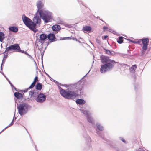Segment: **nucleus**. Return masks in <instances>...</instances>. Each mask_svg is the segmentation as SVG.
<instances>
[{"mask_svg": "<svg viewBox=\"0 0 151 151\" xmlns=\"http://www.w3.org/2000/svg\"><path fill=\"white\" fill-rule=\"evenodd\" d=\"M11 87L12 88H14L16 91H18L17 90V88H15L13 85V86H11Z\"/></svg>", "mask_w": 151, "mask_h": 151, "instance_id": "46", "label": "nucleus"}, {"mask_svg": "<svg viewBox=\"0 0 151 151\" xmlns=\"http://www.w3.org/2000/svg\"><path fill=\"white\" fill-rule=\"evenodd\" d=\"M76 103L78 105H82L86 103V101L83 99H78L76 100Z\"/></svg>", "mask_w": 151, "mask_h": 151, "instance_id": "15", "label": "nucleus"}, {"mask_svg": "<svg viewBox=\"0 0 151 151\" xmlns=\"http://www.w3.org/2000/svg\"><path fill=\"white\" fill-rule=\"evenodd\" d=\"M42 84L40 83H38L35 86L36 89L38 90H40L42 88Z\"/></svg>", "mask_w": 151, "mask_h": 151, "instance_id": "21", "label": "nucleus"}, {"mask_svg": "<svg viewBox=\"0 0 151 151\" xmlns=\"http://www.w3.org/2000/svg\"><path fill=\"white\" fill-rule=\"evenodd\" d=\"M110 30V31L112 32L113 34L116 35V31L112 30V29H109Z\"/></svg>", "mask_w": 151, "mask_h": 151, "instance_id": "37", "label": "nucleus"}, {"mask_svg": "<svg viewBox=\"0 0 151 151\" xmlns=\"http://www.w3.org/2000/svg\"><path fill=\"white\" fill-rule=\"evenodd\" d=\"M29 89H28V88L27 89H24L23 90V92L25 93L27 92L28 90H29Z\"/></svg>", "mask_w": 151, "mask_h": 151, "instance_id": "45", "label": "nucleus"}, {"mask_svg": "<svg viewBox=\"0 0 151 151\" xmlns=\"http://www.w3.org/2000/svg\"><path fill=\"white\" fill-rule=\"evenodd\" d=\"M56 84L58 86L59 89L60 90V95L62 96V94H63L64 91L65 90L62 89L60 86H59V84H58V83Z\"/></svg>", "mask_w": 151, "mask_h": 151, "instance_id": "29", "label": "nucleus"}, {"mask_svg": "<svg viewBox=\"0 0 151 151\" xmlns=\"http://www.w3.org/2000/svg\"><path fill=\"white\" fill-rule=\"evenodd\" d=\"M108 37V36L107 35H105L104 36V38L105 39H106L107 37Z\"/></svg>", "mask_w": 151, "mask_h": 151, "instance_id": "51", "label": "nucleus"}, {"mask_svg": "<svg viewBox=\"0 0 151 151\" xmlns=\"http://www.w3.org/2000/svg\"><path fill=\"white\" fill-rule=\"evenodd\" d=\"M34 81L37 82L38 81V78L36 76L35 77L34 79Z\"/></svg>", "mask_w": 151, "mask_h": 151, "instance_id": "40", "label": "nucleus"}, {"mask_svg": "<svg viewBox=\"0 0 151 151\" xmlns=\"http://www.w3.org/2000/svg\"><path fill=\"white\" fill-rule=\"evenodd\" d=\"M89 140H90V141H91V139L90 138H88V141Z\"/></svg>", "mask_w": 151, "mask_h": 151, "instance_id": "62", "label": "nucleus"}, {"mask_svg": "<svg viewBox=\"0 0 151 151\" xmlns=\"http://www.w3.org/2000/svg\"><path fill=\"white\" fill-rule=\"evenodd\" d=\"M46 96L42 93L39 94L37 97L35 99V100L38 102L43 103L46 99Z\"/></svg>", "mask_w": 151, "mask_h": 151, "instance_id": "9", "label": "nucleus"}, {"mask_svg": "<svg viewBox=\"0 0 151 151\" xmlns=\"http://www.w3.org/2000/svg\"><path fill=\"white\" fill-rule=\"evenodd\" d=\"M104 50L105 51V52L106 53L109 55H111L113 54H114V53H113L112 52H113L114 53L115 52L113 51H110L109 50L106 49H104Z\"/></svg>", "mask_w": 151, "mask_h": 151, "instance_id": "24", "label": "nucleus"}, {"mask_svg": "<svg viewBox=\"0 0 151 151\" xmlns=\"http://www.w3.org/2000/svg\"><path fill=\"white\" fill-rule=\"evenodd\" d=\"M137 68V65H132V67L130 68L129 70L132 73H134L135 70Z\"/></svg>", "mask_w": 151, "mask_h": 151, "instance_id": "23", "label": "nucleus"}, {"mask_svg": "<svg viewBox=\"0 0 151 151\" xmlns=\"http://www.w3.org/2000/svg\"><path fill=\"white\" fill-rule=\"evenodd\" d=\"M96 125L97 128L99 130L102 131L103 130V127L100 123H97L96 124Z\"/></svg>", "mask_w": 151, "mask_h": 151, "instance_id": "22", "label": "nucleus"}, {"mask_svg": "<svg viewBox=\"0 0 151 151\" xmlns=\"http://www.w3.org/2000/svg\"><path fill=\"white\" fill-rule=\"evenodd\" d=\"M19 46V45L17 43L14 44L12 45H9L6 49L5 51L3 52V53H4L7 52L12 51L17 52Z\"/></svg>", "mask_w": 151, "mask_h": 151, "instance_id": "8", "label": "nucleus"}, {"mask_svg": "<svg viewBox=\"0 0 151 151\" xmlns=\"http://www.w3.org/2000/svg\"><path fill=\"white\" fill-rule=\"evenodd\" d=\"M132 42L133 43H134L136 44V41H133Z\"/></svg>", "mask_w": 151, "mask_h": 151, "instance_id": "55", "label": "nucleus"}, {"mask_svg": "<svg viewBox=\"0 0 151 151\" xmlns=\"http://www.w3.org/2000/svg\"><path fill=\"white\" fill-rule=\"evenodd\" d=\"M17 52H21V53H24L25 52V51H24V50H21L20 47V46H19V47H18V49Z\"/></svg>", "mask_w": 151, "mask_h": 151, "instance_id": "34", "label": "nucleus"}, {"mask_svg": "<svg viewBox=\"0 0 151 151\" xmlns=\"http://www.w3.org/2000/svg\"><path fill=\"white\" fill-rule=\"evenodd\" d=\"M35 150H36V151H37V147H36V145H35Z\"/></svg>", "mask_w": 151, "mask_h": 151, "instance_id": "56", "label": "nucleus"}, {"mask_svg": "<svg viewBox=\"0 0 151 151\" xmlns=\"http://www.w3.org/2000/svg\"><path fill=\"white\" fill-rule=\"evenodd\" d=\"M9 30L14 32H16L18 31V28L16 26H12L9 28Z\"/></svg>", "mask_w": 151, "mask_h": 151, "instance_id": "20", "label": "nucleus"}, {"mask_svg": "<svg viewBox=\"0 0 151 151\" xmlns=\"http://www.w3.org/2000/svg\"><path fill=\"white\" fill-rule=\"evenodd\" d=\"M38 13L36 12L35 14L34 17L33 19L32 22L35 24V28L33 30V31L35 33L38 31V30L36 28L37 24L40 25L41 22V19L38 16Z\"/></svg>", "mask_w": 151, "mask_h": 151, "instance_id": "7", "label": "nucleus"}, {"mask_svg": "<svg viewBox=\"0 0 151 151\" xmlns=\"http://www.w3.org/2000/svg\"><path fill=\"white\" fill-rule=\"evenodd\" d=\"M86 148L87 150H89L92 149L91 143L90 142H89L86 146Z\"/></svg>", "mask_w": 151, "mask_h": 151, "instance_id": "30", "label": "nucleus"}, {"mask_svg": "<svg viewBox=\"0 0 151 151\" xmlns=\"http://www.w3.org/2000/svg\"><path fill=\"white\" fill-rule=\"evenodd\" d=\"M47 37L50 42H52L56 40V37L54 34L52 33H49L47 35Z\"/></svg>", "mask_w": 151, "mask_h": 151, "instance_id": "12", "label": "nucleus"}, {"mask_svg": "<svg viewBox=\"0 0 151 151\" xmlns=\"http://www.w3.org/2000/svg\"><path fill=\"white\" fill-rule=\"evenodd\" d=\"M140 42V41H136V44H139Z\"/></svg>", "mask_w": 151, "mask_h": 151, "instance_id": "54", "label": "nucleus"}, {"mask_svg": "<svg viewBox=\"0 0 151 151\" xmlns=\"http://www.w3.org/2000/svg\"><path fill=\"white\" fill-rule=\"evenodd\" d=\"M2 66H1V70H2Z\"/></svg>", "mask_w": 151, "mask_h": 151, "instance_id": "59", "label": "nucleus"}, {"mask_svg": "<svg viewBox=\"0 0 151 151\" xmlns=\"http://www.w3.org/2000/svg\"><path fill=\"white\" fill-rule=\"evenodd\" d=\"M123 37L122 36H121L118 38L117 39V42L119 44L122 43L123 41Z\"/></svg>", "mask_w": 151, "mask_h": 151, "instance_id": "27", "label": "nucleus"}, {"mask_svg": "<svg viewBox=\"0 0 151 151\" xmlns=\"http://www.w3.org/2000/svg\"><path fill=\"white\" fill-rule=\"evenodd\" d=\"M4 34L3 32H0V42H2L4 38Z\"/></svg>", "mask_w": 151, "mask_h": 151, "instance_id": "25", "label": "nucleus"}, {"mask_svg": "<svg viewBox=\"0 0 151 151\" xmlns=\"http://www.w3.org/2000/svg\"><path fill=\"white\" fill-rule=\"evenodd\" d=\"M29 95L31 96V97H35L37 96L38 93L35 92V90H33L29 92Z\"/></svg>", "mask_w": 151, "mask_h": 151, "instance_id": "16", "label": "nucleus"}, {"mask_svg": "<svg viewBox=\"0 0 151 151\" xmlns=\"http://www.w3.org/2000/svg\"><path fill=\"white\" fill-rule=\"evenodd\" d=\"M65 26L66 27H68V28H70L71 26L70 25H69L68 24H66L65 25Z\"/></svg>", "mask_w": 151, "mask_h": 151, "instance_id": "42", "label": "nucleus"}, {"mask_svg": "<svg viewBox=\"0 0 151 151\" xmlns=\"http://www.w3.org/2000/svg\"><path fill=\"white\" fill-rule=\"evenodd\" d=\"M78 42L79 43H81V42L80 41H79V40H78Z\"/></svg>", "mask_w": 151, "mask_h": 151, "instance_id": "61", "label": "nucleus"}, {"mask_svg": "<svg viewBox=\"0 0 151 151\" xmlns=\"http://www.w3.org/2000/svg\"><path fill=\"white\" fill-rule=\"evenodd\" d=\"M44 51L42 53H41V55H42L41 59H42H42H43V55H44Z\"/></svg>", "mask_w": 151, "mask_h": 151, "instance_id": "48", "label": "nucleus"}, {"mask_svg": "<svg viewBox=\"0 0 151 151\" xmlns=\"http://www.w3.org/2000/svg\"><path fill=\"white\" fill-rule=\"evenodd\" d=\"M82 30L84 32H86L85 31L90 32L91 30V28L89 26H86L83 27Z\"/></svg>", "mask_w": 151, "mask_h": 151, "instance_id": "19", "label": "nucleus"}, {"mask_svg": "<svg viewBox=\"0 0 151 151\" xmlns=\"http://www.w3.org/2000/svg\"><path fill=\"white\" fill-rule=\"evenodd\" d=\"M65 38V39H70V37H65V38Z\"/></svg>", "mask_w": 151, "mask_h": 151, "instance_id": "57", "label": "nucleus"}, {"mask_svg": "<svg viewBox=\"0 0 151 151\" xmlns=\"http://www.w3.org/2000/svg\"><path fill=\"white\" fill-rule=\"evenodd\" d=\"M35 82H36L34 81L32 83H33V85L35 86Z\"/></svg>", "mask_w": 151, "mask_h": 151, "instance_id": "52", "label": "nucleus"}, {"mask_svg": "<svg viewBox=\"0 0 151 151\" xmlns=\"http://www.w3.org/2000/svg\"><path fill=\"white\" fill-rule=\"evenodd\" d=\"M100 58L102 64L100 65V71L103 74L111 71L114 66V63H118L105 56H101Z\"/></svg>", "mask_w": 151, "mask_h": 151, "instance_id": "2", "label": "nucleus"}, {"mask_svg": "<svg viewBox=\"0 0 151 151\" xmlns=\"http://www.w3.org/2000/svg\"><path fill=\"white\" fill-rule=\"evenodd\" d=\"M22 19L25 25L31 30L33 31L35 29V24L30 19L24 14L22 16Z\"/></svg>", "mask_w": 151, "mask_h": 151, "instance_id": "5", "label": "nucleus"}, {"mask_svg": "<svg viewBox=\"0 0 151 151\" xmlns=\"http://www.w3.org/2000/svg\"><path fill=\"white\" fill-rule=\"evenodd\" d=\"M15 112H14V116L13 117V119L12 120V121H13V122H14V121H15L17 118L16 117H15Z\"/></svg>", "mask_w": 151, "mask_h": 151, "instance_id": "41", "label": "nucleus"}, {"mask_svg": "<svg viewBox=\"0 0 151 151\" xmlns=\"http://www.w3.org/2000/svg\"><path fill=\"white\" fill-rule=\"evenodd\" d=\"M52 29L54 31H58L61 29V27L59 25H55L53 26Z\"/></svg>", "mask_w": 151, "mask_h": 151, "instance_id": "18", "label": "nucleus"}, {"mask_svg": "<svg viewBox=\"0 0 151 151\" xmlns=\"http://www.w3.org/2000/svg\"><path fill=\"white\" fill-rule=\"evenodd\" d=\"M1 74L4 76V77L6 78L7 81H8L10 84V85L11 86H13V85L11 83L10 81L8 79V78L6 77V76L3 73V72H1Z\"/></svg>", "mask_w": 151, "mask_h": 151, "instance_id": "31", "label": "nucleus"}, {"mask_svg": "<svg viewBox=\"0 0 151 151\" xmlns=\"http://www.w3.org/2000/svg\"><path fill=\"white\" fill-rule=\"evenodd\" d=\"M127 40L129 41V42H132V40H131L130 39H127Z\"/></svg>", "mask_w": 151, "mask_h": 151, "instance_id": "49", "label": "nucleus"}, {"mask_svg": "<svg viewBox=\"0 0 151 151\" xmlns=\"http://www.w3.org/2000/svg\"><path fill=\"white\" fill-rule=\"evenodd\" d=\"M84 82L81 80L76 83L69 85L68 89L64 91L62 95L64 98L68 100H73L76 97L81 96L83 94Z\"/></svg>", "mask_w": 151, "mask_h": 151, "instance_id": "1", "label": "nucleus"}, {"mask_svg": "<svg viewBox=\"0 0 151 151\" xmlns=\"http://www.w3.org/2000/svg\"><path fill=\"white\" fill-rule=\"evenodd\" d=\"M108 29V27H107L105 26H104L103 27V29L104 30H105L106 29Z\"/></svg>", "mask_w": 151, "mask_h": 151, "instance_id": "43", "label": "nucleus"}, {"mask_svg": "<svg viewBox=\"0 0 151 151\" xmlns=\"http://www.w3.org/2000/svg\"><path fill=\"white\" fill-rule=\"evenodd\" d=\"M8 53H6V54L4 55V57L3 58V59L2 61V63H1V66L4 64L5 62V60L8 57Z\"/></svg>", "mask_w": 151, "mask_h": 151, "instance_id": "26", "label": "nucleus"}, {"mask_svg": "<svg viewBox=\"0 0 151 151\" xmlns=\"http://www.w3.org/2000/svg\"><path fill=\"white\" fill-rule=\"evenodd\" d=\"M29 56V57L31 59V60H33V58H32V56H31L30 55H28Z\"/></svg>", "mask_w": 151, "mask_h": 151, "instance_id": "47", "label": "nucleus"}, {"mask_svg": "<svg viewBox=\"0 0 151 151\" xmlns=\"http://www.w3.org/2000/svg\"><path fill=\"white\" fill-rule=\"evenodd\" d=\"M135 151H145L144 150L141 149V148H139V149L138 150H136Z\"/></svg>", "mask_w": 151, "mask_h": 151, "instance_id": "39", "label": "nucleus"}, {"mask_svg": "<svg viewBox=\"0 0 151 151\" xmlns=\"http://www.w3.org/2000/svg\"><path fill=\"white\" fill-rule=\"evenodd\" d=\"M57 83L58 84H59L61 86H65L67 88H68V87L69 88V87L70 86L69 85H67V84H62L59 83L58 82V83Z\"/></svg>", "mask_w": 151, "mask_h": 151, "instance_id": "33", "label": "nucleus"}, {"mask_svg": "<svg viewBox=\"0 0 151 151\" xmlns=\"http://www.w3.org/2000/svg\"><path fill=\"white\" fill-rule=\"evenodd\" d=\"M30 138H31V140H32V142H33V140H32L31 138V137H30Z\"/></svg>", "mask_w": 151, "mask_h": 151, "instance_id": "64", "label": "nucleus"}, {"mask_svg": "<svg viewBox=\"0 0 151 151\" xmlns=\"http://www.w3.org/2000/svg\"><path fill=\"white\" fill-rule=\"evenodd\" d=\"M44 73L52 81L54 82L55 83H58V82L56 80L53 79L47 73H46L45 70H44Z\"/></svg>", "mask_w": 151, "mask_h": 151, "instance_id": "28", "label": "nucleus"}, {"mask_svg": "<svg viewBox=\"0 0 151 151\" xmlns=\"http://www.w3.org/2000/svg\"><path fill=\"white\" fill-rule=\"evenodd\" d=\"M96 133L98 136L100 137L101 138L104 140L108 142V140L106 138H104V135L102 132H101L99 131H97Z\"/></svg>", "mask_w": 151, "mask_h": 151, "instance_id": "17", "label": "nucleus"}, {"mask_svg": "<svg viewBox=\"0 0 151 151\" xmlns=\"http://www.w3.org/2000/svg\"><path fill=\"white\" fill-rule=\"evenodd\" d=\"M39 14L40 17L45 23L51 21L53 19L52 13L48 10L45 9L40 10Z\"/></svg>", "mask_w": 151, "mask_h": 151, "instance_id": "3", "label": "nucleus"}, {"mask_svg": "<svg viewBox=\"0 0 151 151\" xmlns=\"http://www.w3.org/2000/svg\"><path fill=\"white\" fill-rule=\"evenodd\" d=\"M119 139L121 141H122L123 142L125 143H126V141L124 139H123V138L122 137H119Z\"/></svg>", "mask_w": 151, "mask_h": 151, "instance_id": "35", "label": "nucleus"}, {"mask_svg": "<svg viewBox=\"0 0 151 151\" xmlns=\"http://www.w3.org/2000/svg\"><path fill=\"white\" fill-rule=\"evenodd\" d=\"M142 41L143 46L142 47L143 52H144L147 49V46L149 42V39L147 38H143L141 40Z\"/></svg>", "mask_w": 151, "mask_h": 151, "instance_id": "10", "label": "nucleus"}, {"mask_svg": "<svg viewBox=\"0 0 151 151\" xmlns=\"http://www.w3.org/2000/svg\"><path fill=\"white\" fill-rule=\"evenodd\" d=\"M82 113L86 117L87 120L88 122L90 123L93 126L94 125V120L92 117L91 114L89 113L88 111L87 110H82Z\"/></svg>", "mask_w": 151, "mask_h": 151, "instance_id": "6", "label": "nucleus"}, {"mask_svg": "<svg viewBox=\"0 0 151 151\" xmlns=\"http://www.w3.org/2000/svg\"><path fill=\"white\" fill-rule=\"evenodd\" d=\"M78 1L79 2H81V0H78Z\"/></svg>", "mask_w": 151, "mask_h": 151, "instance_id": "60", "label": "nucleus"}, {"mask_svg": "<svg viewBox=\"0 0 151 151\" xmlns=\"http://www.w3.org/2000/svg\"><path fill=\"white\" fill-rule=\"evenodd\" d=\"M15 101L17 106V109L18 113L21 116L25 115L27 113L30 107V106L28 104L23 102L18 104V103L16 102V100L15 99Z\"/></svg>", "mask_w": 151, "mask_h": 151, "instance_id": "4", "label": "nucleus"}, {"mask_svg": "<svg viewBox=\"0 0 151 151\" xmlns=\"http://www.w3.org/2000/svg\"><path fill=\"white\" fill-rule=\"evenodd\" d=\"M114 148L117 151H119V149L117 147H114Z\"/></svg>", "mask_w": 151, "mask_h": 151, "instance_id": "44", "label": "nucleus"}, {"mask_svg": "<svg viewBox=\"0 0 151 151\" xmlns=\"http://www.w3.org/2000/svg\"><path fill=\"white\" fill-rule=\"evenodd\" d=\"M96 42L98 44H100L101 43V42L98 39L96 40Z\"/></svg>", "mask_w": 151, "mask_h": 151, "instance_id": "38", "label": "nucleus"}, {"mask_svg": "<svg viewBox=\"0 0 151 151\" xmlns=\"http://www.w3.org/2000/svg\"><path fill=\"white\" fill-rule=\"evenodd\" d=\"M97 18L99 19L100 20H101L103 22H104L102 20H101L100 19V18L99 17H97Z\"/></svg>", "mask_w": 151, "mask_h": 151, "instance_id": "58", "label": "nucleus"}, {"mask_svg": "<svg viewBox=\"0 0 151 151\" xmlns=\"http://www.w3.org/2000/svg\"><path fill=\"white\" fill-rule=\"evenodd\" d=\"M73 40L76 41H78V40L77 39H76V38H73Z\"/></svg>", "mask_w": 151, "mask_h": 151, "instance_id": "50", "label": "nucleus"}, {"mask_svg": "<svg viewBox=\"0 0 151 151\" xmlns=\"http://www.w3.org/2000/svg\"><path fill=\"white\" fill-rule=\"evenodd\" d=\"M14 123V122H13V121H12V122H11L10 124L7 126L4 129L0 132V134L2 132H3L5 129H6L8 127H9L11 126V125H12Z\"/></svg>", "mask_w": 151, "mask_h": 151, "instance_id": "32", "label": "nucleus"}, {"mask_svg": "<svg viewBox=\"0 0 151 151\" xmlns=\"http://www.w3.org/2000/svg\"><path fill=\"white\" fill-rule=\"evenodd\" d=\"M34 86H35L33 85V83H32L29 86V87L28 88V89L32 88L34 87Z\"/></svg>", "mask_w": 151, "mask_h": 151, "instance_id": "36", "label": "nucleus"}, {"mask_svg": "<svg viewBox=\"0 0 151 151\" xmlns=\"http://www.w3.org/2000/svg\"><path fill=\"white\" fill-rule=\"evenodd\" d=\"M24 54L28 56L29 55L28 53L26 52V51L25 52Z\"/></svg>", "mask_w": 151, "mask_h": 151, "instance_id": "53", "label": "nucleus"}, {"mask_svg": "<svg viewBox=\"0 0 151 151\" xmlns=\"http://www.w3.org/2000/svg\"><path fill=\"white\" fill-rule=\"evenodd\" d=\"M47 37V35L46 34L42 33L40 35L39 42H40V44L41 43V45H42Z\"/></svg>", "mask_w": 151, "mask_h": 151, "instance_id": "11", "label": "nucleus"}, {"mask_svg": "<svg viewBox=\"0 0 151 151\" xmlns=\"http://www.w3.org/2000/svg\"><path fill=\"white\" fill-rule=\"evenodd\" d=\"M81 3V4H82L83 5H84V6H85V7H86V6H85L84 5V4H83L82 3Z\"/></svg>", "mask_w": 151, "mask_h": 151, "instance_id": "63", "label": "nucleus"}, {"mask_svg": "<svg viewBox=\"0 0 151 151\" xmlns=\"http://www.w3.org/2000/svg\"><path fill=\"white\" fill-rule=\"evenodd\" d=\"M14 96L17 99H20L22 98L23 96H24V94H22L19 92H15L14 93Z\"/></svg>", "mask_w": 151, "mask_h": 151, "instance_id": "14", "label": "nucleus"}, {"mask_svg": "<svg viewBox=\"0 0 151 151\" xmlns=\"http://www.w3.org/2000/svg\"><path fill=\"white\" fill-rule=\"evenodd\" d=\"M37 6L38 9L36 12L39 13L40 11L42 9H42L43 7V4L40 1H39L37 3Z\"/></svg>", "mask_w": 151, "mask_h": 151, "instance_id": "13", "label": "nucleus"}]
</instances>
